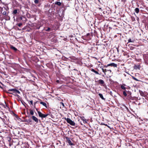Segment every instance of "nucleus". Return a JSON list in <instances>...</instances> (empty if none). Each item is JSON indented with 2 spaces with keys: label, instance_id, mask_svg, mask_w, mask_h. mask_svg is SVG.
<instances>
[{
  "label": "nucleus",
  "instance_id": "f257e3e1",
  "mask_svg": "<svg viewBox=\"0 0 148 148\" xmlns=\"http://www.w3.org/2000/svg\"><path fill=\"white\" fill-rule=\"evenodd\" d=\"M65 120H66V122L69 123L72 126H75V123L72 121L69 118H65Z\"/></svg>",
  "mask_w": 148,
  "mask_h": 148
},
{
  "label": "nucleus",
  "instance_id": "f03ea898",
  "mask_svg": "<svg viewBox=\"0 0 148 148\" xmlns=\"http://www.w3.org/2000/svg\"><path fill=\"white\" fill-rule=\"evenodd\" d=\"M97 82H98V83L101 86H105V84L103 80L100 79Z\"/></svg>",
  "mask_w": 148,
  "mask_h": 148
},
{
  "label": "nucleus",
  "instance_id": "7ed1b4c3",
  "mask_svg": "<svg viewBox=\"0 0 148 148\" xmlns=\"http://www.w3.org/2000/svg\"><path fill=\"white\" fill-rule=\"evenodd\" d=\"M66 140L67 141V142L69 143V145H74V144L73 143L71 140H70L69 138L68 137H66Z\"/></svg>",
  "mask_w": 148,
  "mask_h": 148
},
{
  "label": "nucleus",
  "instance_id": "20e7f679",
  "mask_svg": "<svg viewBox=\"0 0 148 148\" xmlns=\"http://www.w3.org/2000/svg\"><path fill=\"white\" fill-rule=\"evenodd\" d=\"M32 118L33 120H34L36 122V123H38V119L35 116H32Z\"/></svg>",
  "mask_w": 148,
  "mask_h": 148
},
{
  "label": "nucleus",
  "instance_id": "39448f33",
  "mask_svg": "<svg viewBox=\"0 0 148 148\" xmlns=\"http://www.w3.org/2000/svg\"><path fill=\"white\" fill-rule=\"evenodd\" d=\"M108 66H111L114 67H116L117 66V64L114 63H112L109 64Z\"/></svg>",
  "mask_w": 148,
  "mask_h": 148
},
{
  "label": "nucleus",
  "instance_id": "423d86ee",
  "mask_svg": "<svg viewBox=\"0 0 148 148\" xmlns=\"http://www.w3.org/2000/svg\"><path fill=\"white\" fill-rule=\"evenodd\" d=\"M124 86H125V84H123V85H121V87L122 89L125 90L127 88L126 87H125Z\"/></svg>",
  "mask_w": 148,
  "mask_h": 148
},
{
  "label": "nucleus",
  "instance_id": "0eeeda50",
  "mask_svg": "<svg viewBox=\"0 0 148 148\" xmlns=\"http://www.w3.org/2000/svg\"><path fill=\"white\" fill-rule=\"evenodd\" d=\"M139 92L140 94V95L142 96L143 97H145L146 95L145 94V93L144 92H143V91H140Z\"/></svg>",
  "mask_w": 148,
  "mask_h": 148
},
{
  "label": "nucleus",
  "instance_id": "6e6552de",
  "mask_svg": "<svg viewBox=\"0 0 148 148\" xmlns=\"http://www.w3.org/2000/svg\"><path fill=\"white\" fill-rule=\"evenodd\" d=\"M91 71H92L94 72V73H95L96 74H98V75H101V74H99V73H98L97 71H95V70L94 69H91Z\"/></svg>",
  "mask_w": 148,
  "mask_h": 148
},
{
  "label": "nucleus",
  "instance_id": "1a4fd4ad",
  "mask_svg": "<svg viewBox=\"0 0 148 148\" xmlns=\"http://www.w3.org/2000/svg\"><path fill=\"white\" fill-rule=\"evenodd\" d=\"M40 103L44 106H45V108H47V104L43 102H40Z\"/></svg>",
  "mask_w": 148,
  "mask_h": 148
},
{
  "label": "nucleus",
  "instance_id": "9d476101",
  "mask_svg": "<svg viewBox=\"0 0 148 148\" xmlns=\"http://www.w3.org/2000/svg\"><path fill=\"white\" fill-rule=\"evenodd\" d=\"M81 120H82L84 123H87L86 120L84 118V117H83L82 118H81Z\"/></svg>",
  "mask_w": 148,
  "mask_h": 148
},
{
  "label": "nucleus",
  "instance_id": "9b49d317",
  "mask_svg": "<svg viewBox=\"0 0 148 148\" xmlns=\"http://www.w3.org/2000/svg\"><path fill=\"white\" fill-rule=\"evenodd\" d=\"M38 114L39 116L41 118H42L43 116V114H42V113H41L40 112H38Z\"/></svg>",
  "mask_w": 148,
  "mask_h": 148
},
{
  "label": "nucleus",
  "instance_id": "f8f14e48",
  "mask_svg": "<svg viewBox=\"0 0 148 148\" xmlns=\"http://www.w3.org/2000/svg\"><path fill=\"white\" fill-rule=\"evenodd\" d=\"M60 108H63L64 107V103L62 102H60Z\"/></svg>",
  "mask_w": 148,
  "mask_h": 148
},
{
  "label": "nucleus",
  "instance_id": "ddd939ff",
  "mask_svg": "<svg viewBox=\"0 0 148 148\" xmlns=\"http://www.w3.org/2000/svg\"><path fill=\"white\" fill-rule=\"evenodd\" d=\"M99 97L102 99L104 100L105 99L103 98V96L101 94L99 93Z\"/></svg>",
  "mask_w": 148,
  "mask_h": 148
},
{
  "label": "nucleus",
  "instance_id": "4468645a",
  "mask_svg": "<svg viewBox=\"0 0 148 148\" xmlns=\"http://www.w3.org/2000/svg\"><path fill=\"white\" fill-rule=\"evenodd\" d=\"M135 11L136 13H138L139 12V9L138 8H136L135 9Z\"/></svg>",
  "mask_w": 148,
  "mask_h": 148
},
{
  "label": "nucleus",
  "instance_id": "2eb2a0df",
  "mask_svg": "<svg viewBox=\"0 0 148 148\" xmlns=\"http://www.w3.org/2000/svg\"><path fill=\"white\" fill-rule=\"evenodd\" d=\"M55 4L58 5L59 6H60L61 4V3L60 2L56 1L55 2Z\"/></svg>",
  "mask_w": 148,
  "mask_h": 148
},
{
  "label": "nucleus",
  "instance_id": "dca6fc26",
  "mask_svg": "<svg viewBox=\"0 0 148 148\" xmlns=\"http://www.w3.org/2000/svg\"><path fill=\"white\" fill-rule=\"evenodd\" d=\"M134 42V40H132L131 39H129L128 40V43L129 42Z\"/></svg>",
  "mask_w": 148,
  "mask_h": 148
},
{
  "label": "nucleus",
  "instance_id": "f3484780",
  "mask_svg": "<svg viewBox=\"0 0 148 148\" xmlns=\"http://www.w3.org/2000/svg\"><path fill=\"white\" fill-rule=\"evenodd\" d=\"M16 89H14V88H12V89H9L8 90L9 91H15V90Z\"/></svg>",
  "mask_w": 148,
  "mask_h": 148
},
{
  "label": "nucleus",
  "instance_id": "a211bd4d",
  "mask_svg": "<svg viewBox=\"0 0 148 148\" xmlns=\"http://www.w3.org/2000/svg\"><path fill=\"white\" fill-rule=\"evenodd\" d=\"M17 12V10H14L13 12V14H16Z\"/></svg>",
  "mask_w": 148,
  "mask_h": 148
},
{
  "label": "nucleus",
  "instance_id": "6ab92c4d",
  "mask_svg": "<svg viewBox=\"0 0 148 148\" xmlns=\"http://www.w3.org/2000/svg\"><path fill=\"white\" fill-rule=\"evenodd\" d=\"M11 48L13 49L15 51H16L17 50V49H16L15 47L12 46L11 47Z\"/></svg>",
  "mask_w": 148,
  "mask_h": 148
},
{
  "label": "nucleus",
  "instance_id": "aec40b11",
  "mask_svg": "<svg viewBox=\"0 0 148 148\" xmlns=\"http://www.w3.org/2000/svg\"><path fill=\"white\" fill-rule=\"evenodd\" d=\"M14 92H16V93H18V94H20V91L18 90H17L16 89H15V91H14Z\"/></svg>",
  "mask_w": 148,
  "mask_h": 148
},
{
  "label": "nucleus",
  "instance_id": "412c9836",
  "mask_svg": "<svg viewBox=\"0 0 148 148\" xmlns=\"http://www.w3.org/2000/svg\"><path fill=\"white\" fill-rule=\"evenodd\" d=\"M132 78L134 80L136 81H139V80H138L137 78H135V77H132Z\"/></svg>",
  "mask_w": 148,
  "mask_h": 148
},
{
  "label": "nucleus",
  "instance_id": "4be33fe9",
  "mask_svg": "<svg viewBox=\"0 0 148 148\" xmlns=\"http://www.w3.org/2000/svg\"><path fill=\"white\" fill-rule=\"evenodd\" d=\"M123 94L126 97L127 96V94L125 91H124L123 92Z\"/></svg>",
  "mask_w": 148,
  "mask_h": 148
},
{
  "label": "nucleus",
  "instance_id": "5701e85b",
  "mask_svg": "<svg viewBox=\"0 0 148 148\" xmlns=\"http://www.w3.org/2000/svg\"><path fill=\"white\" fill-rule=\"evenodd\" d=\"M48 115V114H43L42 118H45L47 117Z\"/></svg>",
  "mask_w": 148,
  "mask_h": 148
},
{
  "label": "nucleus",
  "instance_id": "b1692460",
  "mask_svg": "<svg viewBox=\"0 0 148 148\" xmlns=\"http://www.w3.org/2000/svg\"><path fill=\"white\" fill-rule=\"evenodd\" d=\"M30 113L31 115H33L34 114V112L32 110H31L30 111Z\"/></svg>",
  "mask_w": 148,
  "mask_h": 148
},
{
  "label": "nucleus",
  "instance_id": "393cba45",
  "mask_svg": "<svg viewBox=\"0 0 148 148\" xmlns=\"http://www.w3.org/2000/svg\"><path fill=\"white\" fill-rule=\"evenodd\" d=\"M38 0H35L34 1V3H35L37 4L38 3Z\"/></svg>",
  "mask_w": 148,
  "mask_h": 148
},
{
  "label": "nucleus",
  "instance_id": "a878e982",
  "mask_svg": "<svg viewBox=\"0 0 148 148\" xmlns=\"http://www.w3.org/2000/svg\"><path fill=\"white\" fill-rule=\"evenodd\" d=\"M23 18H25V19H26V18L24 16H21L20 17V19L21 20H22Z\"/></svg>",
  "mask_w": 148,
  "mask_h": 148
},
{
  "label": "nucleus",
  "instance_id": "bb28decb",
  "mask_svg": "<svg viewBox=\"0 0 148 148\" xmlns=\"http://www.w3.org/2000/svg\"><path fill=\"white\" fill-rule=\"evenodd\" d=\"M33 101L32 100H30L29 101V102L30 103V104L32 105H33Z\"/></svg>",
  "mask_w": 148,
  "mask_h": 148
},
{
  "label": "nucleus",
  "instance_id": "cd10ccee",
  "mask_svg": "<svg viewBox=\"0 0 148 148\" xmlns=\"http://www.w3.org/2000/svg\"><path fill=\"white\" fill-rule=\"evenodd\" d=\"M107 70L106 69H104V72H103L104 73L105 75H106V73L107 72Z\"/></svg>",
  "mask_w": 148,
  "mask_h": 148
},
{
  "label": "nucleus",
  "instance_id": "c85d7f7f",
  "mask_svg": "<svg viewBox=\"0 0 148 148\" xmlns=\"http://www.w3.org/2000/svg\"><path fill=\"white\" fill-rule=\"evenodd\" d=\"M22 25V23H19L18 25V26L19 27H20Z\"/></svg>",
  "mask_w": 148,
  "mask_h": 148
},
{
  "label": "nucleus",
  "instance_id": "c756f323",
  "mask_svg": "<svg viewBox=\"0 0 148 148\" xmlns=\"http://www.w3.org/2000/svg\"><path fill=\"white\" fill-rule=\"evenodd\" d=\"M50 30V28L49 27H48L47 29H46L45 30H46V31L47 32H48V31H49Z\"/></svg>",
  "mask_w": 148,
  "mask_h": 148
},
{
  "label": "nucleus",
  "instance_id": "7c9ffc66",
  "mask_svg": "<svg viewBox=\"0 0 148 148\" xmlns=\"http://www.w3.org/2000/svg\"><path fill=\"white\" fill-rule=\"evenodd\" d=\"M6 13H7L5 11H4L3 13V14L5 15H6Z\"/></svg>",
  "mask_w": 148,
  "mask_h": 148
},
{
  "label": "nucleus",
  "instance_id": "2f4dec72",
  "mask_svg": "<svg viewBox=\"0 0 148 148\" xmlns=\"http://www.w3.org/2000/svg\"><path fill=\"white\" fill-rule=\"evenodd\" d=\"M101 67V69H102V71H103V72H104V69H103L102 67Z\"/></svg>",
  "mask_w": 148,
  "mask_h": 148
},
{
  "label": "nucleus",
  "instance_id": "473e14b6",
  "mask_svg": "<svg viewBox=\"0 0 148 148\" xmlns=\"http://www.w3.org/2000/svg\"><path fill=\"white\" fill-rule=\"evenodd\" d=\"M107 71H110V72H111V70H107Z\"/></svg>",
  "mask_w": 148,
  "mask_h": 148
},
{
  "label": "nucleus",
  "instance_id": "72a5a7b5",
  "mask_svg": "<svg viewBox=\"0 0 148 148\" xmlns=\"http://www.w3.org/2000/svg\"><path fill=\"white\" fill-rule=\"evenodd\" d=\"M105 126H107V124H104Z\"/></svg>",
  "mask_w": 148,
  "mask_h": 148
},
{
  "label": "nucleus",
  "instance_id": "f704fd0d",
  "mask_svg": "<svg viewBox=\"0 0 148 148\" xmlns=\"http://www.w3.org/2000/svg\"><path fill=\"white\" fill-rule=\"evenodd\" d=\"M147 58H148V55L147 56Z\"/></svg>",
  "mask_w": 148,
  "mask_h": 148
},
{
  "label": "nucleus",
  "instance_id": "c9c22d12",
  "mask_svg": "<svg viewBox=\"0 0 148 148\" xmlns=\"http://www.w3.org/2000/svg\"><path fill=\"white\" fill-rule=\"evenodd\" d=\"M0 118H1V119H3L0 117Z\"/></svg>",
  "mask_w": 148,
  "mask_h": 148
},
{
  "label": "nucleus",
  "instance_id": "e433bc0d",
  "mask_svg": "<svg viewBox=\"0 0 148 148\" xmlns=\"http://www.w3.org/2000/svg\"><path fill=\"white\" fill-rule=\"evenodd\" d=\"M28 121H30L29 120H28Z\"/></svg>",
  "mask_w": 148,
  "mask_h": 148
}]
</instances>
